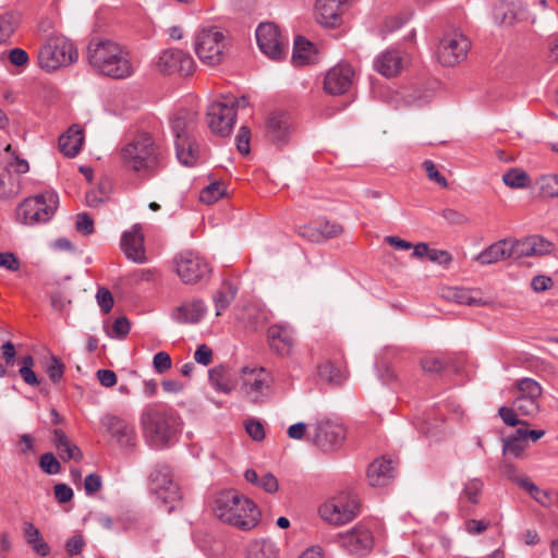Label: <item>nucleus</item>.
I'll return each instance as SVG.
<instances>
[{"instance_id":"nucleus-1","label":"nucleus","mask_w":558,"mask_h":558,"mask_svg":"<svg viewBox=\"0 0 558 558\" xmlns=\"http://www.w3.org/2000/svg\"><path fill=\"white\" fill-rule=\"evenodd\" d=\"M213 510L220 521L242 531L254 529L260 520L255 502L233 489L218 493Z\"/></svg>"},{"instance_id":"nucleus-2","label":"nucleus","mask_w":558,"mask_h":558,"mask_svg":"<svg viewBox=\"0 0 558 558\" xmlns=\"http://www.w3.org/2000/svg\"><path fill=\"white\" fill-rule=\"evenodd\" d=\"M89 64L112 78H126L133 73L130 54L111 40H92L87 47Z\"/></svg>"},{"instance_id":"nucleus-3","label":"nucleus","mask_w":558,"mask_h":558,"mask_svg":"<svg viewBox=\"0 0 558 558\" xmlns=\"http://www.w3.org/2000/svg\"><path fill=\"white\" fill-rule=\"evenodd\" d=\"M140 424L145 440L154 447L163 448L178 432V418L161 403H151L141 413Z\"/></svg>"},{"instance_id":"nucleus-4","label":"nucleus","mask_w":558,"mask_h":558,"mask_svg":"<svg viewBox=\"0 0 558 558\" xmlns=\"http://www.w3.org/2000/svg\"><path fill=\"white\" fill-rule=\"evenodd\" d=\"M121 158L128 169L150 173L160 167L163 150L155 144L151 135L142 133L122 148Z\"/></svg>"},{"instance_id":"nucleus-5","label":"nucleus","mask_w":558,"mask_h":558,"mask_svg":"<svg viewBox=\"0 0 558 558\" xmlns=\"http://www.w3.org/2000/svg\"><path fill=\"white\" fill-rule=\"evenodd\" d=\"M37 59L40 69L52 72L75 62L77 50L64 36L53 35L39 47Z\"/></svg>"},{"instance_id":"nucleus-6","label":"nucleus","mask_w":558,"mask_h":558,"mask_svg":"<svg viewBox=\"0 0 558 558\" xmlns=\"http://www.w3.org/2000/svg\"><path fill=\"white\" fill-rule=\"evenodd\" d=\"M173 267L185 284H197L210 278L209 263L194 251H183L173 258Z\"/></svg>"},{"instance_id":"nucleus-7","label":"nucleus","mask_w":558,"mask_h":558,"mask_svg":"<svg viewBox=\"0 0 558 558\" xmlns=\"http://www.w3.org/2000/svg\"><path fill=\"white\" fill-rule=\"evenodd\" d=\"M58 205L54 193L39 194L24 199L17 208L16 216L25 225L47 222L53 216Z\"/></svg>"},{"instance_id":"nucleus-8","label":"nucleus","mask_w":558,"mask_h":558,"mask_svg":"<svg viewBox=\"0 0 558 558\" xmlns=\"http://www.w3.org/2000/svg\"><path fill=\"white\" fill-rule=\"evenodd\" d=\"M360 505L351 493H341L319 508L322 519L329 524L342 525L352 521L359 513Z\"/></svg>"},{"instance_id":"nucleus-9","label":"nucleus","mask_w":558,"mask_h":558,"mask_svg":"<svg viewBox=\"0 0 558 558\" xmlns=\"http://www.w3.org/2000/svg\"><path fill=\"white\" fill-rule=\"evenodd\" d=\"M470 47L469 38L461 32L446 33L437 46V59L444 66H454L466 58Z\"/></svg>"},{"instance_id":"nucleus-10","label":"nucleus","mask_w":558,"mask_h":558,"mask_svg":"<svg viewBox=\"0 0 558 558\" xmlns=\"http://www.w3.org/2000/svg\"><path fill=\"white\" fill-rule=\"evenodd\" d=\"M149 488L165 504H170L168 512L175 509L181 495L178 485L172 481L170 468L167 464L158 463L149 475Z\"/></svg>"},{"instance_id":"nucleus-11","label":"nucleus","mask_w":558,"mask_h":558,"mask_svg":"<svg viewBox=\"0 0 558 558\" xmlns=\"http://www.w3.org/2000/svg\"><path fill=\"white\" fill-rule=\"evenodd\" d=\"M225 36L216 27L203 29L195 39V52L204 63L217 65L223 58Z\"/></svg>"},{"instance_id":"nucleus-12","label":"nucleus","mask_w":558,"mask_h":558,"mask_svg":"<svg viewBox=\"0 0 558 558\" xmlns=\"http://www.w3.org/2000/svg\"><path fill=\"white\" fill-rule=\"evenodd\" d=\"M518 396L513 407L522 416L534 417L539 412L541 385L532 378H523L517 383Z\"/></svg>"},{"instance_id":"nucleus-13","label":"nucleus","mask_w":558,"mask_h":558,"mask_svg":"<svg viewBox=\"0 0 558 558\" xmlns=\"http://www.w3.org/2000/svg\"><path fill=\"white\" fill-rule=\"evenodd\" d=\"M256 39L262 52L270 59L280 60L286 56L287 43L275 23H260L256 28Z\"/></svg>"},{"instance_id":"nucleus-14","label":"nucleus","mask_w":558,"mask_h":558,"mask_svg":"<svg viewBox=\"0 0 558 558\" xmlns=\"http://www.w3.org/2000/svg\"><path fill=\"white\" fill-rule=\"evenodd\" d=\"M236 112L234 106L216 101L208 107L207 123L213 133L228 136L234 125Z\"/></svg>"},{"instance_id":"nucleus-15","label":"nucleus","mask_w":558,"mask_h":558,"mask_svg":"<svg viewBox=\"0 0 558 558\" xmlns=\"http://www.w3.org/2000/svg\"><path fill=\"white\" fill-rule=\"evenodd\" d=\"M156 65L160 73H178L185 76L192 74L195 68L193 58L180 49L162 51L158 57Z\"/></svg>"},{"instance_id":"nucleus-16","label":"nucleus","mask_w":558,"mask_h":558,"mask_svg":"<svg viewBox=\"0 0 558 558\" xmlns=\"http://www.w3.org/2000/svg\"><path fill=\"white\" fill-rule=\"evenodd\" d=\"M345 429L342 424L332 422L331 420L317 421L314 424L313 444L328 449L343 441Z\"/></svg>"},{"instance_id":"nucleus-17","label":"nucleus","mask_w":558,"mask_h":558,"mask_svg":"<svg viewBox=\"0 0 558 558\" xmlns=\"http://www.w3.org/2000/svg\"><path fill=\"white\" fill-rule=\"evenodd\" d=\"M354 76L353 68L348 63H338L331 68L324 81V89L330 95H342L349 90Z\"/></svg>"},{"instance_id":"nucleus-18","label":"nucleus","mask_w":558,"mask_h":558,"mask_svg":"<svg viewBox=\"0 0 558 558\" xmlns=\"http://www.w3.org/2000/svg\"><path fill=\"white\" fill-rule=\"evenodd\" d=\"M340 544L349 553L363 556L372 550L374 537L368 529L356 525L351 531L340 535Z\"/></svg>"},{"instance_id":"nucleus-19","label":"nucleus","mask_w":558,"mask_h":558,"mask_svg":"<svg viewBox=\"0 0 558 558\" xmlns=\"http://www.w3.org/2000/svg\"><path fill=\"white\" fill-rule=\"evenodd\" d=\"M101 424L106 430L113 437L122 447L133 448L136 444V432L133 425L125 422L123 418L107 414L101 418Z\"/></svg>"},{"instance_id":"nucleus-20","label":"nucleus","mask_w":558,"mask_h":558,"mask_svg":"<svg viewBox=\"0 0 558 558\" xmlns=\"http://www.w3.org/2000/svg\"><path fill=\"white\" fill-rule=\"evenodd\" d=\"M243 385L242 390L248 400L253 403H258L265 397L268 390V385L265 379V372L263 368L250 369L247 367L242 368Z\"/></svg>"},{"instance_id":"nucleus-21","label":"nucleus","mask_w":558,"mask_h":558,"mask_svg":"<svg viewBox=\"0 0 558 558\" xmlns=\"http://www.w3.org/2000/svg\"><path fill=\"white\" fill-rule=\"evenodd\" d=\"M291 121L284 112L271 113L266 123V137L272 144L282 146L288 143L291 132Z\"/></svg>"},{"instance_id":"nucleus-22","label":"nucleus","mask_w":558,"mask_h":558,"mask_svg":"<svg viewBox=\"0 0 558 558\" xmlns=\"http://www.w3.org/2000/svg\"><path fill=\"white\" fill-rule=\"evenodd\" d=\"M405 65L404 53L398 49H388L374 61L376 71L388 78L399 75Z\"/></svg>"},{"instance_id":"nucleus-23","label":"nucleus","mask_w":558,"mask_h":558,"mask_svg":"<svg viewBox=\"0 0 558 558\" xmlns=\"http://www.w3.org/2000/svg\"><path fill=\"white\" fill-rule=\"evenodd\" d=\"M348 0H317L315 4L316 21L326 27L341 24V7Z\"/></svg>"},{"instance_id":"nucleus-24","label":"nucleus","mask_w":558,"mask_h":558,"mask_svg":"<svg viewBox=\"0 0 558 558\" xmlns=\"http://www.w3.org/2000/svg\"><path fill=\"white\" fill-rule=\"evenodd\" d=\"M207 312L206 305L203 300L194 299L185 301L177 306L171 314L173 320L179 324H197L199 323Z\"/></svg>"},{"instance_id":"nucleus-25","label":"nucleus","mask_w":558,"mask_h":558,"mask_svg":"<svg viewBox=\"0 0 558 558\" xmlns=\"http://www.w3.org/2000/svg\"><path fill=\"white\" fill-rule=\"evenodd\" d=\"M121 247L129 259L138 264L145 262L144 236L140 226L123 233Z\"/></svg>"},{"instance_id":"nucleus-26","label":"nucleus","mask_w":558,"mask_h":558,"mask_svg":"<svg viewBox=\"0 0 558 558\" xmlns=\"http://www.w3.org/2000/svg\"><path fill=\"white\" fill-rule=\"evenodd\" d=\"M196 113L191 110L182 109L171 118V128L175 136V142L187 141L192 137V132L196 125Z\"/></svg>"},{"instance_id":"nucleus-27","label":"nucleus","mask_w":558,"mask_h":558,"mask_svg":"<svg viewBox=\"0 0 558 558\" xmlns=\"http://www.w3.org/2000/svg\"><path fill=\"white\" fill-rule=\"evenodd\" d=\"M395 468L391 460L377 459L368 465L367 478L373 487L387 485L395 477Z\"/></svg>"},{"instance_id":"nucleus-28","label":"nucleus","mask_w":558,"mask_h":558,"mask_svg":"<svg viewBox=\"0 0 558 558\" xmlns=\"http://www.w3.org/2000/svg\"><path fill=\"white\" fill-rule=\"evenodd\" d=\"M84 143L83 129L76 124L69 128L59 138V148L66 157H75Z\"/></svg>"},{"instance_id":"nucleus-29","label":"nucleus","mask_w":558,"mask_h":558,"mask_svg":"<svg viewBox=\"0 0 558 558\" xmlns=\"http://www.w3.org/2000/svg\"><path fill=\"white\" fill-rule=\"evenodd\" d=\"M271 348L280 355L290 353L293 347V337L286 326L272 325L267 331Z\"/></svg>"},{"instance_id":"nucleus-30","label":"nucleus","mask_w":558,"mask_h":558,"mask_svg":"<svg viewBox=\"0 0 558 558\" xmlns=\"http://www.w3.org/2000/svg\"><path fill=\"white\" fill-rule=\"evenodd\" d=\"M52 442L63 461L74 460L80 462L83 459L82 450L71 441L62 429L57 428L53 430Z\"/></svg>"},{"instance_id":"nucleus-31","label":"nucleus","mask_w":558,"mask_h":558,"mask_svg":"<svg viewBox=\"0 0 558 558\" xmlns=\"http://www.w3.org/2000/svg\"><path fill=\"white\" fill-rule=\"evenodd\" d=\"M506 258H511L509 242L507 240L493 243L476 256V260L482 265L494 264Z\"/></svg>"},{"instance_id":"nucleus-32","label":"nucleus","mask_w":558,"mask_h":558,"mask_svg":"<svg viewBox=\"0 0 558 558\" xmlns=\"http://www.w3.org/2000/svg\"><path fill=\"white\" fill-rule=\"evenodd\" d=\"M315 46L302 36L294 40L292 61L296 65L310 64L315 61Z\"/></svg>"},{"instance_id":"nucleus-33","label":"nucleus","mask_w":558,"mask_h":558,"mask_svg":"<svg viewBox=\"0 0 558 558\" xmlns=\"http://www.w3.org/2000/svg\"><path fill=\"white\" fill-rule=\"evenodd\" d=\"M209 381L218 390L229 393L234 388V380L231 378L230 371L223 365L215 366L209 369Z\"/></svg>"},{"instance_id":"nucleus-34","label":"nucleus","mask_w":558,"mask_h":558,"mask_svg":"<svg viewBox=\"0 0 558 558\" xmlns=\"http://www.w3.org/2000/svg\"><path fill=\"white\" fill-rule=\"evenodd\" d=\"M23 534L26 542L32 546L34 551L43 557L49 555V545L43 539L39 530L33 523H23Z\"/></svg>"},{"instance_id":"nucleus-35","label":"nucleus","mask_w":558,"mask_h":558,"mask_svg":"<svg viewBox=\"0 0 558 558\" xmlns=\"http://www.w3.org/2000/svg\"><path fill=\"white\" fill-rule=\"evenodd\" d=\"M246 558H278V553L272 542L255 539L247 546Z\"/></svg>"},{"instance_id":"nucleus-36","label":"nucleus","mask_w":558,"mask_h":558,"mask_svg":"<svg viewBox=\"0 0 558 558\" xmlns=\"http://www.w3.org/2000/svg\"><path fill=\"white\" fill-rule=\"evenodd\" d=\"M177 157L184 166H193L196 162L198 150L193 138L175 142Z\"/></svg>"},{"instance_id":"nucleus-37","label":"nucleus","mask_w":558,"mask_h":558,"mask_svg":"<svg viewBox=\"0 0 558 558\" xmlns=\"http://www.w3.org/2000/svg\"><path fill=\"white\" fill-rule=\"evenodd\" d=\"M527 447L526 440L522 436V428H518L513 435L504 439V454H510L513 458L522 457Z\"/></svg>"},{"instance_id":"nucleus-38","label":"nucleus","mask_w":558,"mask_h":558,"mask_svg":"<svg viewBox=\"0 0 558 558\" xmlns=\"http://www.w3.org/2000/svg\"><path fill=\"white\" fill-rule=\"evenodd\" d=\"M235 293L236 289L229 283L223 284L221 289L217 291L214 296L217 316L221 315V312L231 304L234 300Z\"/></svg>"},{"instance_id":"nucleus-39","label":"nucleus","mask_w":558,"mask_h":558,"mask_svg":"<svg viewBox=\"0 0 558 558\" xmlns=\"http://www.w3.org/2000/svg\"><path fill=\"white\" fill-rule=\"evenodd\" d=\"M484 484L480 478H471L465 484L461 492L460 499L468 500L473 505H477L480 502V498L482 495Z\"/></svg>"},{"instance_id":"nucleus-40","label":"nucleus","mask_w":558,"mask_h":558,"mask_svg":"<svg viewBox=\"0 0 558 558\" xmlns=\"http://www.w3.org/2000/svg\"><path fill=\"white\" fill-rule=\"evenodd\" d=\"M20 185L16 179L7 170L0 172V198H11L17 195Z\"/></svg>"},{"instance_id":"nucleus-41","label":"nucleus","mask_w":558,"mask_h":558,"mask_svg":"<svg viewBox=\"0 0 558 558\" xmlns=\"http://www.w3.org/2000/svg\"><path fill=\"white\" fill-rule=\"evenodd\" d=\"M502 181L509 187L522 189L529 185L530 178L525 171L514 168L502 175Z\"/></svg>"},{"instance_id":"nucleus-42","label":"nucleus","mask_w":558,"mask_h":558,"mask_svg":"<svg viewBox=\"0 0 558 558\" xmlns=\"http://www.w3.org/2000/svg\"><path fill=\"white\" fill-rule=\"evenodd\" d=\"M509 247L511 252V258H520L522 256H531L536 255L535 252V242L533 241V238H527L521 241H515L510 243Z\"/></svg>"},{"instance_id":"nucleus-43","label":"nucleus","mask_w":558,"mask_h":558,"mask_svg":"<svg viewBox=\"0 0 558 558\" xmlns=\"http://www.w3.org/2000/svg\"><path fill=\"white\" fill-rule=\"evenodd\" d=\"M449 298H451L453 301H456L459 304H465V305H487L486 301H483L482 299H476L473 296L472 291L469 289L463 288H454L450 290Z\"/></svg>"},{"instance_id":"nucleus-44","label":"nucleus","mask_w":558,"mask_h":558,"mask_svg":"<svg viewBox=\"0 0 558 558\" xmlns=\"http://www.w3.org/2000/svg\"><path fill=\"white\" fill-rule=\"evenodd\" d=\"M318 376L322 380L328 384H341L343 376L341 372L329 361L322 363L318 366Z\"/></svg>"},{"instance_id":"nucleus-45","label":"nucleus","mask_w":558,"mask_h":558,"mask_svg":"<svg viewBox=\"0 0 558 558\" xmlns=\"http://www.w3.org/2000/svg\"><path fill=\"white\" fill-rule=\"evenodd\" d=\"M537 185L543 197L558 198V175H543Z\"/></svg>"},{"instance_id":"nucleus-46","label":"nucleus","mask_w":558,"mask_h":558,"mask_svg":"<svg viewBox=\"0 0 558 558\" xmlns=\"http://www.w3.org/2000/svg\"><path fill=\"white\" fill-rule=\"evenodd\" d=\"M226 194V190L219 182H213L205 186L199 193V201L210 205L219 201Z\"/></svg>"},{"instance_id":"nucleus-47","label":"nucleus","mask_w":558,"mask_h":558,"mask_svg":"<svg viewBox=\"0 0 558 558\" xmlns=\"http://www.w3.org/2000/svg\"><path fill=\"white\" fill-rule=\"evenodd\" d=\"M420 365L425 374L438 375L448 366V361L428 355L421 359Z\"/></svg>"},{"instance_id":"nucleus-48","label":"nucleus","mask_w":558,"mask_h":558,"mask_svg":"<svg viewBox=\"0 0 558 558\" xmlns=\"http://www.w3.org/2000/svg\"><path fill=\"white\" fill-rule=\"evenodd\" d=\"M520 487L526 489L531 494V496L542 506H549L550 496L548 492L542 490L530 480L520 482Z\"/></svg>"},{"instance_id":"nucleus-49","label":"nucleus","mask_w":558,"mask_h":558,"mask_svg":"<svg viewBox=\"0 0 558 558\" xmlns=\"http://www.w3.org/2000/svg\"><path fill=\"white\" fill-rule=\"evenodd\" d=\"M64 369L65 366L62 361L58 356L51 355L49 363L46 366V372L53 384H57L62 379Z\"/></svg>"},{"instance_id":"nucleus-50","label":"nucleus","mask_w":558,"mask_h":558,"mask_svg":"<svg viewBox=\"0 0 558 558\" xmlns=\"http://www.w3.org/2000/svg\"><path fill=\"white\" fill-rule=\"evenodd\" d=\"M498 414L504 421V423L509 426L527 425V422L518 418L520 414L517 412V409H514L513 404L510 408H499Z\"/></svg>"},{"instance_id":"nucleus-51","label":"nucleus","mask_w":558,"mask_h":558,"mask_svg":"<svg viewBox=\"0 0 558 558\" xmlns=\"http://www.w3.org/2000/svg\"><path fill=\"white\" fill-rule=\"evenodd\" d=\"M41 470L47 474H58L61 471V464L51 452L41 454L39 459Z\"/></svg>"},{"instance_id":"nucleus-52","label":"nucleus","mask_w":558,"mask_h":558,"mask_svg":"<svg viewBox=\"0 0 558 558\" xmlns=\"http://www.w3.org/2000/svg\"><path fill=\"white\" fill-rule=\"evenodd\" d=\"M14 17L12 14L7 13L0 16V43L5 41L14 33Z\"/></svg>"},{"instance_id":"nucleus-53","label":"nucleus","mask_w":558,"mask_h":558,"mask_svg":"<svg viewBox=\"0 0 558 558\" xmlns=\"http://www.w3.org/2000/svg\"><path fill=\"white\" fill-rule=\"evenodd\" d=\"M317 231L323 238L332 239L339 236L343 232V227L340 223L327 220L319 225Z\"/></svg>"},{"instance_id":"nucleus-54","label":"nucleus","mask_w":558,"mask_h":558,"mask_svg":"<svg viewBox=\"0 0 558 558\" xmlns=\"http://www.w3.org/2000/svg\"><path fill=\"white\" fill-rule=\"evenodd\" d=\"M75 229L77 232L83 233L84 235L94 233L95 229L93 218L86 213L78 214L76 216Z\"/></svg>"},{"instance_id":"nucleus-55","label":"nucleus","mask_w":558,"mask_h":558,"mask_svg":"<svg viewBox=\"0 0 558 558\" xmlns=\"http://www.w3.org/2000/svg\"><path fill=\"white\" fill-rule=\"evenodd\" d=\"M250 140H251V131L247 126H241L239 133L235 137L236 148L240 154L247 155L250 154Z\"/></svg>"},{"instance_id":"nucleus-56","label":"nucleus","mask_w":558,"mask_h":558,"mask_svg":"<svg viewBox=\"0 0 558 558\" xmlns=\"http://www.w3.org/2000/svg\"><path fill=\"white\" fill-rule=\"evenodd\" d=\"M96 299L98 305L105 314L112 310L114 300L112 293L107 288H99L96 294Z\"/></svg>"},{"instance_id":"nucleus-57","label":"nucleus","mask_w":558,"mask_h":558,"mask_svg":"<svg viewBox=\"0 0 558 558\" xmlns=\"http://www.w3.org/2000/svg\"><path fill=\"white\" fill-rule=\"evenodd\" d=\"M423 168L425 169L429 180L437 182L442 187L448 186L446 178L436 169V166L432 160H425L423 162Z\"/></svg>"},{"instance_id":"nucleus-58","label":"nucleus","mask_w":558,"mask_h":558,"mask_svg":"<svg viewBox=\"0 0 558 558\" xmlns=\"http://www.w3.org/2000/svg\"><path fill=\"white\" fill-rule=\"evenodd\" d=\"M130 329H131L130 320L125 316H121L114 320V323L112 325L113 335H110V336L123 339L129 335Z\"/></svg>"},{"instance_id":"nucleus-59","label":"nucleus","mask_w":558,"mask_h":558,"mask_svg":"<svg viewBox=\"0 0 558 558\" xmlns=\"http://www.w3.org/2000/svg\"><path fill=\"white\" fill-rule=\"evenodd\" d=\"M246 433L255 441H260L265 438V429L263 424L256 420H250L245 424Z\"/></svg>"},{"instance_id":"nucleus-60","label":"nucleus","mask_w":558,"mask_h":558,"mask_svg":"<svg viewBox=\"0 0 558 558\" xmlns=\"http://www.w3.org/2000/svg\"><path fill=\"white\" fill-rule=\"evenodd\" d=\"M153 364L156 372L162 374L171 368V357L167 352H158L154 356Z\"/></svg>"},{"instance_id":"nucleus-61","label":"nucleus","mask_w":558,"mask_h":558,"mask_svg":"<svg viewBox=\"0 0 558 558\" xmlns=\"http://www.w3.org/2000/svg\"><path fill=\"white\" fill-rule=\"evenodd\" d=\"M102 481L100 475L96 473L88 474L84 480V489L87 495H94L100 490Z\"/></svg>"},{"instance_id":"nucleus-62","label":"nucleus","mask_w":558,"mask_h":558,"mask_svg":"<svg viewBox=\"0 0 558 558\" xmlns=\"http://www.w3.org/2000/svg\"><path fill=\"white\" fill-rule=\"evenodd\" d=\"M553 279L545 275L535 276L531 281V288L537 293L547 291L553 288Z\"/></svg>"},{"instance_id":"nucleus-63","label":"nucleus","mask_w":558,"mask_h":558,"mask_svg":"<svg viewBox=\"0 0 558 558\" xmlns=\"http://www.w3.org/2000/svg\"><path fill=\"white\" fill-rule=\"evenodd\" d=\"M441 216L447 222H449L451 225H464V223L469 222V219L466 216H464L462 213H460L456 209H451V208L444 209L441 213Z\"/></svg>"},{"instance_id":"nucleus-64","label":"nucleus","mask_w":558,"mask_h":558,"mask_svg":"<svg viewBox=\"0 0 558 558\" xmlns=\"http://www.w3.org/2000/svg\"><path fill=\"white\" fill-rule=\"evenodd\" d=\"M54 497L60 504H65L72 500L73 490L70 486L63 483L56 484L53 487Z\"/></svg>"}]
</instances>
